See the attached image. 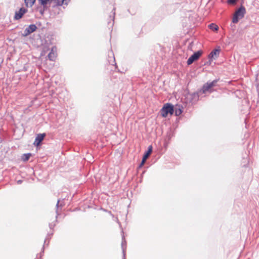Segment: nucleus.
I'll return each instance as SVG.
<instances>
[{
    "mask_svg": "<svg viewBox=\"0 0 259 259\" xmlns=\"http://www.w3.org/2000/svg\"><path fill=\"white\" fill-rule=\"evenodd\" d=\"M48 58L51 61H55L57 57V48L53 47L50 53L48 54Z\"/></svg>",
    "mask_w": 259,
    "mask_h": 259,
    "instance_id": "6e6552de",
    "label": "nucleus"
},
{
    "mask_svg": "<svg viewBox=\"0 0 259 259\" xmlns=\"http://www.w3.org/2000/svg\"><path fill=\"white\" fill-rule=\"evenodd\" d=\"M70 0H56L55 3L57 6H62L63 5H67Z\"/></svg>",
    "mask_w": 259,
    "mask_h": 259,
    "instance_id": "9d476101",
    "label": "nucleus"
},
{
    "mask_svg": "<svg viewBox=\"0 0 259 259\" xmlns=\"http://www.w3.org/2000/svg\"><path fill=\"white\" fill-rule=\"evenodd\" d=\"M27 12V9L21 8L18 11H16L15 12V14L14 16V19L15 20H19Z\"/></svg>",
    "mask_w": 259,
    "mask_h": 259,
    "instance_id": "423d86ee",
    "label": "nucleus"
},
{
    "mask_svg": "<svg viewBox=\"0 0 259 259\" xmlns=\"http://www.w3.org/2000/svg\"><path fill=\"white\" fill-rule=\"evenodd\" d=\"M245 13V9L243 7L240 8L237 11L235 12L234 14L232 22L234 23H237L239 20L242 19Z\"/></svg>",
    "mask_w": 259,
    "mask_h": 259,
    "instance_id": "f03ea898",
    "label": "nucleus"
},
{
    "mask_svg": "<svg viewBox=\"0 0 259 259\" xmlns=\"http://www.w3.org/2000/svg\"><path fill=\"white\" fill-rule=\"evenodd\" d=\"M59 201H60L59 200H58L57 204V206H58V205L59 203Z\"/></svg>",
    "mask_w": 259,
    "mask_h": 259,
    "instance_id": "a211bd4d",
    "label": "nucleus"
},
{
    "mask_svg": "<svg viewBox=\"0 0 259 259\" xmlns=\"http://www.w3.org/2000/svg\"><path fill=\"white\" fill-rule=\"evenodd\" d=\"M52 0H38L39 4L44 7H46L48 4H50Z\"/></svg>",
    "mask_w": 259,
    "mask_h": 259,
    "instance_id": "9b49d317",
    "label": "nucleus"
},
{
    "mask_svg": "<svg viewBox=\"0 0 259 259\" xmlns=\"http://www.w3.org/2000/svg\"><path fill=\"white\" fill-rule=\"evenodd\" d=\"M174 111V106L169 103H166L160 110V114L162 117H166L168 114L172 115Z\"/></svg>",
    "mask_w": 259,
    "mask_h": 259,
    "instance_id": "f257e3e1",
    "label": "nucleus"
},
{
    "mask_svg": "<svg viewBox=\"0 0 259 259\" xmlns=\"http://www.w3.org/2000/svg\"><path fill=\"white\" fill-rule=\"evenodd\" d=\"M202 52L201 51H197L193 54L187 60L188 65H190L193 63V62L198 59V58L202 55Z\"/></svg>",
    "mask_w": 259,
    "mask_h": 259,
    "instance_id": "7ed1b4c3",
    "label": "nucleus"
},
{
    "mask_svg": "<svg viewBox=\"0 0 259 259\" xmlns=\"http://www.w3.org/2000/svg\"><path fill=\"white\" fill-rule=\"evenodd\" d=\"M31 156V153L24 154L22 156V159L24 161H28Z\"/></svg>",
    "mask_w": 259,
    "mask_h": 259,
    "instance_id": "4468645a",
    "label": "nucleus"
},
{
    "mask_svg": "<svg viewBox=\"0 0 259 259\" xmlns=\"http://www.w3.org/2000/svg\"><path fill=\"white\" fill-rule=\"evenodd\" d=\"M228 2L230 4H234L236 2V0H228Z\"/></svg>",
    "mask_w": 259,
    "mask_h": 259,
    "instance_id": "f3484780",
    "label": "nucleus"
},
{
    "mask_svg": "<svg viewBox=\"0 0 259 259\" xmlns=\"http://www.w3.org/2000/svg\"><path fill=\"white\" fill-rule=\"evenodd\" d=\"M46 136V134H38L35 139L34 144L36 146H38L40 144V143L43 141L44 138Z\"/></svg>",
    "mask_w": 259,
    "mask_h": 259,
    "instance_id": "1a4fd4ad",
    "label": "nucleus"
},
{
    "mask_svg": "<svg viewBox=\"0 0 259 259\" xmlns=\"http://www.w3.org/2000/svg\"><path fill=\"white\" fill-rule=\"evenodd\" d=\"M219 51L218 50H215L211 52V53L209 55V56L211 58H213L214 56L217 57L219 55Z\"/></svg>",
    "mask_w": 259,
    "mask_h": 259,
    "instance_id": "2eb2a0df",
    "label": "nucleus"
},
{
    "mask_svg": "<svg viewBox=\"0 0 259 259\" xmlns=\"http://www.w3.org/2000/svg\"><path fill=\"white\" fill-rule=\"evenodd\" d=\"M182 113V110L179 108H176L175 110V113L176 115H179Z\"/></svg>",
    "mask_w": 259,
    "mask_h": 259,
    "instance_id": "dca6fc26",
    "label": "nucleus"
},
{
    "mask_svg": "<svg viewBox=\"0 0 259 259\" xmlns=\"http://www.w3.org/2000/svg\"><path fill=\"white\" fill-rule=\"evenodd\" d=\"M152 146L151 145H150L148 147V151L145 153V154H144V155L143 157L141 163L140 164V167H142L144 164L146 159L148 158V157L151 154V153H152Z\"/></svg>",
    "mask_w": 259,
    "mask_h": 259,
    "instance_id": "0eeeda50",
    "label": "nucleus"
},
{
    "mask_svg": "<svg viewBox=\"0 0 259 259\" xmlns=\"http://www.w3.org/2000/svg\"><path fill=\"white\" fill-rule=\"evenodd\" d=\"M209 29L214 31H217L219 29V26L214 23H211L208 25Z\"/></svg>",
    "mask_w": 259,
    "mask_h": 259,
    "instance_id": "f8f14e48",
    "label": "nucleus"
},
{
    "mask_svg": "<svg viewBox=\"0 0 259 259\" xmlns=\"http://www.w3.org/2000/svg\"><path fill=\"white\" fill-rule=\"evenodd\" d=\"M37 29V27L34 24L30 25L28 27H27L24 32V34L23 35L24 36H26L30 34V33L34 32Z\"/></svg>",
    "mask_w": 259,
    "mask_h": 259,
    "instance_id": "39448f33",
    "label": "nucleus"
},
{
    "mask_svg": "<svg viewBox=\"0 0 259 259\" xmlns=\"http://www.w3.org/2000/svg\"><path fill=\"white\" fill-rule=\"evenodd\" d=\"M26 7H32L35 2V0H24Z\"/></svg>",
    "mask_w": 259,
    "mask_h": 259,
    "instance_id": "ddd939ff",
    "label": "nucleus"
},
{
    "mask_svg": "<svg viewBox=\"0 0 259 259\" xmlns=\"http://www.w3.org/2000/svg\"><path fill=\"white\" fill-rule=\"evenodd\" d=\"M216 82L217 81H213L211 82H207L204 84L202 89L203 93H205L207 92H210L211 89L215 85Z\"/></svg>",
    "mask_w": 259,
    "mask_h": 259,
    "instance_id": "20e7f679",
    "label": "nucleus"
}]
</instances>
